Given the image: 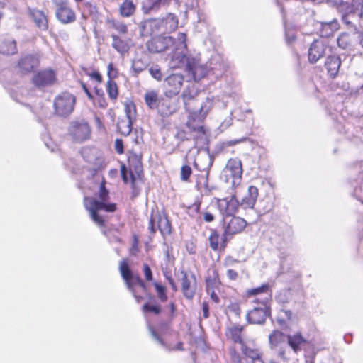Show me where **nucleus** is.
<instances>
[{"label": "nucleus", "mask_w": 363, "mask_h": 363, "mask_svg": "<svg viewBox=\"0 0 363 363\" xmlns=\"http://www.w3.org/2000/svg\"><path fill=\"white\" fill-rule=\"evenodd\" d=\"M108 197V192L105 189L104 184H101L99 191V200L94 198L86 197L84 199V206L89 212L92 220L99 226H103L104 220L99 214L100 211H105L106 212H113L116 211V205L114 203H107Z\"/></svg>", "instance_id": "obj_1"}, {"label": "nucleus", "mask_w": 363, "mask_h": 363, "mask_svg": "<svg viewBox=\"0 0 363 363\" xmlns=\"http://www.w3.org/2000/svg\"><path fill=\"white\" fill-rule=\"evenodd\" d=\"M119 269L128 289L133 293L137 302H140L142 297L136 294L137 289H139L141 291H145V284L138 276H135L132 274L125 260H123L120 263Z\"/></svg>", "instance_id": "obj_2"}, {"label": "nucleus", "mask_w": 363, "mask_h": 363, "mask_svg": "<svg viewBox=\"0 0 363 363\" xmlns=\"http://www.w3.org/2000/svg\"><path fill=\"white\" fill-rule=\"evenodd\" d=\"M223 175L226 182L232 186L236 187L242 181V166L241 161L238 158L230 159L223 171Z\"/></svg>", "instance_id": "obj_3"}, {"label": "nucleus", "mask_w": 363, "mask_h": 363, "mask_svg": "<svg viewBox=\"0 0 363 363\" xmlns=\"http://www.w3.org/2000/svg\"><path fill=\"white\" fill-rule=\"evenodd\" d=\"M75 102V97L70 93L63 92L58 95L54 101L56 114L60 116H69L74 110Z\"/></svg>", "instance_id": "obj_4"}, {"label": "nucleus", "mask_w": 363, "mask_h": 363, "mask_svg": "<svg viewBox=\"0 0 363 363\" xmlns=\"http://www.w3.org/2000/svg\"><path fill=\"white\" fill-rule=\"evenodd\" d=\"M69 133L74 140L82 142L89 138L91 128L85 120H76L70 123Z\"/></svg>", "instance_id": "obj_5"}, {"label": "nucleus", "mask_w": 363, "mask_h": 363, "mask_svg": "<svg viewBox=\"0 0 363 363\" xmlns=\"http://www.w3.org/2000/svg\"><path fill=\"white\" fill-rule=\"evenodd\" d=\"M184 77L180 74H172L164 82V94L165 97L173 98L181 91L183 86Z\"/></svg>", "instance_id": "obj_6"}, {"label": "nucleus", "mask_w": 363, "mask_h": 363, "mask_svg": "<svg viewBox=\"0 0 363 363\" xmlns=\"http://www.w3.org/2000/svg\"><path fill=\"white\" fill-rule=\"evenodd\" d=\"M270 348L277 352V355L282 359H288L284 347H286V337L284 334L279 330H274L269 336Z\"/></svg>", "instance_id": "obj_7"}, {"label": "nucleus", "mask_w": 363, "mask_h": 363, "mask_svg": "<svg viewBox=\"0 0 363 363\" xmlns=\"http://www.w3.org/2000/svg\"><path fill=\"white\" fill-rule=\"evenodd\" d=\"M216 201L218 210L225 217L233 216L240 208L239 201L235 195H232L230 198L216 199Z\"/></svg>", "instance_id": "obj_8"}, {"label": "nucleus", "mask_w": 363, "mask_h": 363, "mask_svg": "<svg viewBox=\"0 0 363 363\" xmlns=\"http://www.w3.org/2000/svg\"><path fill=\"white\" fill-rule=\"evenodd\" d=\"M174 43L173 38L170 36H157L152 38L147 43L148 50L151 52L157 53L165 51Z\"/></svg>", "instance_id": "obj_9"}, {"label": "nucleus", "mask_w": 363, "mask_h": 363, "mask_svg": "<svg viewBox=\"0 0 363 363\" xmlns=\"http://www.w3.org/2000/svg\"><path fill=\"white\" fill-rule=\"evenodd\" d=\"M268 300V297H265L262 301V306L255 307L250 311L247 315L248 321L253 324H262L264 322L266 318L269 315V311L265 303Z\"/></svg>", "instance_id": "obj_10"}, {"label": "nucleus", "mask_w": 363, "mask_h": 363, "mask_svg": "<svg viewBox=\"0 0 363 363\" xmlns=\"http://www.w3.org/2000/svg\"><path fill=\"white\" fill-rule=\"evenodd\" d=\"M57 8L56 16L62 23H69L75 20L74 12L68 6L67 3L64 0H54Z\"/></svg>", "instance_id": "obj_11"}, {"label": "nucleus", "mask_w": 363, "mask_h": 363, "mask_svg": "<svg viewBox=\"0 0 363 363\" xmlns=\"http://www.w3.org/2000/svg\"><path fill=\"white\" fill-rule=\"evenodd\" d=\"M229 217H225L223 221L226 225L225 227V235H234L241 232L246 226V221L240 217L233 216L230 218L229 220H228Z\"/></svg>", "instance_id": "obj_12"}, {"label": "nucleus", "mask_w": 363, "mask_h": 363, "mask_svg": "<svg viewBox=\"0 0 363 363\" xmlns=\"http://www.w3.org/2000/svg\"><path fill=\"white\" fill-rule=\"evenodd\" d=\"M157 220V228L162 235H169L171 233V225L165 215H157L153 218H151L149 223V229L152 233H155V228L154 226L155 220Z\"/></svg>", "instance_id": "obj_13"}, {"label": "nucleus", "mask_w": 363, "mask_h": 363, "mask_svg": "<svg viewBox=\"0 0 363 363\" xmlns=\"http://www.w3.org/2000/svg\"><path fill=\"white\" fill-rule=\"evenodd\" d=\"M258 195V189L255 186H250L247 193L239 201V206L243 209H252L256 203Z\"/></svg>", "instance_id": "obj_14"}, {"label": "nucleus", "mask_w": 363, "mask_h": 363, "mask_svg": "<svg viewBox=\"0 0 363 363\" xmlns=\"http://www.w3.org/2000/svg\"><path fill=\"white\" fill-rule=\"evenodd\" d=\"M178 100L173 98L162 99L159 101L157 110L163 116H169L177 111L178 108Z\"/></svg>", "instance_id": "obj_15"}, {"label": "nucleus", "mask_w": 363, "mask_h": 363, "mask_svg": "<svg viewBox=\"0 0 363 363\" xmlns=\"http://www.w3.org/2000/svg\"><path fill=\"white\" fill-rule=\"evenodd\" d=\"M325 52V45L323 40H315L308 50V60L311 63H315L323 57Z\"/></svg>", "instance_id": "obj_16"}, {"label": "nucleus", "mask_w": 363, "mask_h": 363, "mask_svg": "<svg viewBox=\"0 0 363 363\" xmlns=\"http://www.w3.org/2000/svg\"><path fill=\"white\" fill-rule=\"evenodd\" d=\"M182 286L185 297L189 299L192 298L196 291V278L194 275L182 273Z\"/></svg>", "instance_id": "obj_17"}, {"label": "nucleus", "mask_w": 363, "mask_h": 363, "mask_svg": "<svg viewBox=\"0 0 363 363\" xmlns=\"http://www.w3.org/2000/svg\"><path fill=\"white\" fill-rule=\"evenodd\" d=\"M55 80V74L54 72L50 69L41 71L34 75L33 78V84L39 87L50 85Z\"/></svg>", "instance_id": "obj_18"}, {"label": "nucleus", "mask_w": 363, "mask_h": 363, "mask_svg": "<svg viewBox=\"0 0 363 363\" xmlns=\"http://www.w3.org/2000/svg\"><path fill=\"white\" fill-rule=\"evenodd\" d=\"M180 48H177L171 56L169 62V66L172 69L179 68L186 64V55L184 53V46L181 45Z\"/></svg>", "instance_id": "obj_19"}, {"label": "nucleus", "mask_w": 363, "mask_h": 363, "mask_svg": "<svg viewBox=\"0 0 363 363\" xmlns=\"http://www.w3.org/2000/svg\"><path fill=\"white\" fill-rule=\"evenodd\" d=\"M39 65V60L34 55H26L22 57L18 63V67L23 72H30Z\"/></svg>", "instance_id": "obj_20"}, {"label": "nucleus", "mask_w": 363, "mask_h": 363, "mask_svg": "<svg viewBox=\"0 0 363 363\" xmlns=\"http://www.w3.org/2000/svg\"><path fill=\"white\" fill-rule=\"evenodd\" d=\"M287 342L294 352L297 353L302 350V347L306 342V340L300 333H296L287 335Z\"/></svg>", "instance_id": "obj_21"}, {"label": "nucleus", "mask_w": 363, "mask_h": 363, "mask_svg": "<svg viewBox=\"0 0 363 363\" xmlns=\"http://www.w3.org/2000/svg\"><path fill=\"white\" fill-rule=\"evenodd\" d=\"M135 173H136L137 176L133 173L132 170H130L129 172H128L125 167L124 165L121 166V175H122L123 180L125 184L128 183L130 181L133 186L136 181V177H140L139 174L141 172V166H140V162L138 160H137V164L135 166Z\"/></svg>", "instance_id": "obj_22"}, {"label": "nucleus", "mask_w": 363, "mask_h": 363, "mask_svg": "<svg viewBox=\"0 0 363 363\" xmlns=\"http://www.w3.org/2000/svg\"><path fill=\"white\" fill-rule=\"evenodd\" d=\"M341 65L340 59L337 56H330L328 57L325 67L330 76L335 77L340 69Z\"/></svg>", "instance_id": "obj_23"}, {"label": "nucleus", "mask_w": 363, "mask_h": 363, "mask_svg": "<svg viewBox=\"0 0 363 363\" xmlns=\"http://www.w3.org/2000/svg\"><path fill=\"white\" fill-rule=\"evenodd\" d=\"M162 22V29L164 31L171 32L178 26V20L172 13H168L164 18L160 19Z\"/></svg>", "instance_id": "obj_24"}, {"label": "nucleus", "mask_w": 363, "mask_h": 363, "mask_svg": "<svg viewBox=\"0 0 363 363\" xmlns=\"http://www.w3.org/2000/svg\"><path fill=\"white\" fill-rule=\"evenodd\" d=\"M189 71L191 72L194 80H200L204 77L208 70L206 65L196 63L193 66L189 65Z\"/></svg>", "instance_id": "obj_25"}, {"label": "nucleus", "mask_w": 363, "mask_h": 363, "mask_svg": "<svg viewBox=\"0 0 363 363\" xmlns=\"http://www.w3.org/2000/svg\"><path fill=\"white\" fill-rule=\"evenodd\" d=\"M17 52L16 42L11 38H6L0 42V52L4 55H13Z\"/></svg>", "instance_id": "obj_26"}, {"label": "nucleus", "mask_w": 363, "mask_h": 363, "mask_svg": "<svg viewBox=\"0 0 363 363\" xmlns=\"http://www.w3.org/2000/svg\"><path fill=\"white\" fill-rule=\"evenodd\" d=\"M30 14L40 29L46 30L48 28V20L43 11L33 9L30 11Z\"/></svg>", "instance_id": "obj_27"}, {"label": "nucleus", "mask_w": 363, "mask_h": 363, "mask_svg": "<svg viewBox=\"0 0 363 363\" xmlns=\"http://www.w3.org/2000/svg\"><path fill=\"white\" fill-rule=\"evenodd\" d=\"M111 38L113 39L112 46L116 50L121 54L128 50L129 46L127 40L121 38L115 34H112Z\"/></svg>", "instance_id": "obj_28"}, {"label": "nucleus", "mask_w": 363, "mask_h": 363, "mask_svg": "<svg viewBox=\"0 0 363 363\" xmlns=\"http://www.w3.org/2000/svg\"><path fill=\"white\" fill-rule=\"evenodd\" d=\"M213 107V101L211 99L207 98L203 104L199 108L194 109L192 111L191 114L196 115L197 112H199V119H203L206 116L208 112Z\"/></svg>", "instance_id": "obj_29"}, {"label": "nucleus", "mask_w": 363, "mask_h": 363, "mask_svg": "<svg viewBox=\"0 0 363 363\" xmlns=\"http://www.w3.org/2000/svg\"><path fill=\"white\" fill-rule=\"evenodd\" d=\"M242 328L241 326H232L228 329L226 335L235 342H238L242 345L244 343L242 339Z\"/></svg>", "instance_id": "obj_30"}, {"label": "nucleus", "mask_w": 363, "mask_h": 363, "mask_svg": "<svg viewBox=\"0 0 363 363\" xmlns=\"http://www.w3.org/2000/svg\"><path fill=\"white\" fill-rule=\"evenodd\" d=\"M120 14L123 17H129L135 11V6L131 0H125L120 6Z\"/></svg>", "instance_id": "obj_31"}, {"label": "nucleus", "mask_w": 363, "mask_h": 363, "mask_svg": "<svg viewBox=\"0 0 363 363\" xmlns=\"http://www.w3.org/2000/svg\"><path fill=\"white\" fill-rule=\"evenodd\" d=\"M206 290L210 291L213 289H216L220 285V281L218 279V273L215 270L208 272V275L206 280Z\"/></svg>", "instance_id": "obj_32"}, {"label": "nucleus", "mask_w": 363, "mask_h": 363, "mask_svg": "<svg viewBox=\"0 0 363 363\" xmlns=\"http://www.w3.org/2000/svg\"><path fill=\"white\" fill-rule=\"evenodd\" d=\"M162 22L160 19L147 21L145 22L143 27L147 30V33L150 31L149 34L152 35L162 30Z\"/></svg>", "instance_id": "obj_33"}, {"label": "nucleus", "mask_w": 363, "mask_h": 363, "mask_svg": "<svg viewBox=\"0 0 363 363\" xmlns=\"http://www.w3.org/2000/svg\"><path fill=\"white\" fill-rule=\"evenodd\" d=\"M132 123L133 121L128 118L120 120L118 123L119 132L124 135H129L132 130Z\"/></svg>", "instance_id": "obj_34"}, {"label": "nucleus", "mask_w": 363, "mask_h": 363, "mask_svg": "<svg viewBox=\"0 0 363 363\" xmlns=\"http://www.w3.org/2000/svg\"><path fill=\"white\" fill-rule=\"evenodd\" d=\"M145 101L146 104L150 108H157V105L159 103L157 93L155 91H147L145 94Z\"/></svg>", "instance_id": "obj_35"}, {"label": "nucleus", "mask_w": 363, "mask_h": 363, "mask_svg": "<svg viewBox=\"0 0 363 363\" xmlns=\"http://www.w3.org/2000/svg\"><path fill=\"white\" fill-rule=\"evenodd\" d=\"M106 91L111 99L116 100L118 95V86L116 83L111 79L107 82Z\"/></svg>", "instance_id": "obj_36"}, {"label": "nucleus", "mask_w": 363, "mask_h": 363, "mask_svg": "<svg viewBox=\"0 0 363 363\" xmlns=\"http://www.w3.org/2000/svg\"><path fill=\"white\" fill-rule=\"evenodd\" d=\"M161 4H163L162 1L159 0H145L143 3V9L145 13H148L157 9Z\"/></svg>", "instance_id": "obj_37"}, {"label": "nucleus", "mask_w": 363, "mask_h": 363, "mask_svg": "<svg viewBox=\"0 0 363 363\" xmlns=\"http://www.w3.org/2000/svg\"><path fill=\"white\" fill-rule=\"evenodd\" d=\"M292 313L289 310H281L277 315V323L281 325H284L288 320H290L291 318Z\"/></svg>", "instance_id": "obj_38"}, {"label": "nucleus", "mask_w": 363, "mask_h": 363, "mask_svg": "<svg viewBox=\"0 0 363 363\" xmlns=\"http://www.w3.org/2000/svg\"><path fill=\"white\" fill-rule=\"evenodd\" d=\"M241 349L244 354L252 360V362L258 359L260 357L259 352L257 350L248 348L244 344L241 345Z\"/></svg>", "instance_id": "obj_39"}, {"label": "nucleus", "mask_w": 363, "mask_h": 363, "mask_svg": "<svg viewBox=\"0 0 363 363\" xmlns=\"http://www.w3.org/2000/svg\"><path fill=\"white\" fill-rule=\"evenodd\" d=\"M108 23L110 28L115 29L121 34H125L128 31L127 26L123 23L111 20L108 21Z\"/></svg>", "instance_id": "obj_40"}, {"label": "nucleus", "mask_w": 363, "mask_h": 363, "mask_svg": "<svg viewBox=\"0 0 363 363\" xmlns=\"http://www.w3.org/2000/svg\"><path fill=\"white\" fill-rule=\"evenodd\" d=\"M182 99L184 101L185 108L187 111H189L190 113H192V111L194 110L191 107V103H194V96L188 93L186 90H185L182 94Z\"/></svg>", "instance_id": "obj_41"}, {"label": "nucleus", "mask_w": 363, "mask_h": 363, "mask_svg": "<svg viewBox=\"0 0 363 363\" xmlns=\"http://www.w3.org/2000/svg\"><path fill=\"white\" fill-rule=\"evenodd\" d=\"M210 246L213 250H218L220 247V236L218 233L213 230L209 236Z\"/></svg>", "instance_id": "obj_42"}, {"label": "nucleus", "mask_w": 363, "mask_h": 363, "mask_svg": "<svg viewBox=\"0 0 363 363\" xmlns=\"http://www.w3.org/2000/svg\"><path fill=\"white\" fill-rule=\"evenodd\" d=\"M154 286L160 300L162 302L166 301L167 300V296L165 293V288L157 282L154 283Z\"/></svg>", "instance_id": "obj_43"}, {"label": "nucleus", "mask_w": 363, "mask_h": 363, "mask_svg": "<svg viewBox=\"0 0 363 363\" xmlns=\"http://www.w3.org/2000/svg\"><path fill=\"white\" fill-rule=\"evenodd\" d=\"M324 28H330V32H325L324 33L325 37H329L338 29V23L336 21H331L330 23H323Z\"/></svg>", "instance_id": "obj_44"}, {"label": "nucleus", "mask_w": 363, "mask_h": 363, "mask_svg": "<svg viewBox=\"0 0 363 363\" xmlns=\"http://www.w3.org/2000/svg\"><path fill=\"white\" fill-rule=\"evenodd\" d=\"M262 293H265L268 296H270L268 285L264 284L260 287H257L248 291L249 295H258Z\"/></svg>", "instance_id": "obj_45"}, {"label": "nucleus", "mask_w": 363, "mask_h": 363, "mask_svg": "<svg viewBox=\"0 0 363 363\" xmlns=\"http://www.w3.org/2000/svg\"><path fill=\"white\" fill-rule=\"evenodd\" d=\"M150 75L157 81H161L162 79V74L160 68L157 65L152 66L149 69Z\"/></svg>", "instance_id": "obj_46"}, {"label": "nucleus", "mask_w": 363, "mask_h": 363, "mask_svg": "<svg viewBox=\"0 0 363 363\" xmlns=\"http://www.w3.org/2000/svg\"><path fill=\"white\" fill-rule=\"evenodd\" d=\"M125 111L126 114V118L128 119L133 121L135 118V106L132 104H125Z\"/></svg>", "instance_id": "obj_47"}, {"label": "nucleus", "mask_w": 363, "mask_h": 363, "mask_svg": "<svg viewBox=\"0 0 363 363\" xmlns=\"http://www.w3.org/2000/svg\"><path fill=\"white\" fill-rule=\"evenodd\" d=\"M350 41L349 35L347 33L341 34L337 38V44L340 47L345 48Z\"/></svg>", "instance_id": "obj_48"}, {"label": "nucleus", "mask_w": 363, "mask_h": 363, "mask_svg": "<svg viewBox=\"0 0 363 363\" xmlns=\"http://www.w3.org/2000/svg\"><path fill=\"white\" fill-rule=\"evenodd\" d=\"M191 174V169L188 165H184L181 169V178L183 181H187Z\"/></svg>", "instance_id": "obj_49"}, {"label": "nucleus", "mask_w": 363, "mask_h": 363, "mask_svg": "<svg viewBox=\"0 0 363 363\" xmlns=\"http://www.w3.org/2000/svg\"><path fill=\"white\" fill-rule=\"evenodd\" d=\"M143 308L145 312H152L155 314H158L160 312V308L157 306H150L149 304H145Z\"/></svg>", "instance_id": "obj_50"}, {"label": "nucleus", "mask_w": 363, "mask_h": 363, "mask_svg": "<svg viewBox=\"0 0 363 363\" xmlns=\"http://www.w3.org/2000/svg\"><path fill=\"white\" fill-rule=\"evenodd\" d=\"M143 272L145 277V279L147 281H151L152 279V274L150 268L146 264L143 265Z\"/></svg>", "instance_id": "obj_51"}, {"label": "nucleus", "mask_w": 363, "mask_h": 363, "mask_svg": "<svg viewBox=\"0 0 363 363\" xmlns=\"http://www.w3.org/2000/svg\"><path fill=\"white\" fill-rule=\"evenodd\" d=\"M352 6L359 11V15L362 14V8L363 6V0H352Z\"/></svg>", "instance_id": "obj_52"}, {"label": "nucleus", "mask_w": 363, "mask_h": 363, "mask_svg": "<svg viewBox=\"0 0 363 363\" xmlns=\"http://www.w3.org/2000/svg\"><path fill=\"white\" fill-rule=\"evenodd\" d=\"M115 147H116V151L118 153H120V154L123 153V145L122 140L117 139L115 142Z\"/></svg>", "instance_id": "obj_53"}, {"label": "nucleus", "mask_w": 363, "mask_h": 363, "mask_svg": "<svg viewBox=\"0 0 363 363\" xmlns=\"http://www.w3.org/2000/svg\"><path fill=\"white\" fill-rule=\"evenodd\" d=\"M215 289H213L210 291H207V292L210 294L211 299L214 302L218 303L219 302V298L218 297L217 294H216Z\"/></svg>", "instance_id": "obj_54"}, {"label": "nucleus", "mask_w": 363, "mask_h": 363, "mask_svg": "<svg viewBox=\"0 0 363 363\" xmlns=\"http://www.w3.org/2000/svg\"><path fill=\"white\" fill-rule=\"evenodd\" d=\"M227 275H228V278L232 280H235L238 277V273L233 269H228L227 271Z\"/></svg>", "instance_id": "obj_55"}, {"label": "nucleus", "mask_w": 363, "mask_h": 363, "mask_svg": "<svg viewBox=\"0 0 363 363\" xmlns=\"http://www.w3.org/2000/svg\"><path fill=\"white\" fill-rule=\"evenodd\" d=\"M245 139L244 138H241V139H239V140H228L227 142L225 143V145H227V146H233V145H235L238 143H240L242 141H244Z\"/></svg>", "instance_id": "obj_56"}, {"label": "nucleus", "mask_w": 363, "mask_h": 363, "mask_svg": "<svg viewBox=\"0 0 363 363\" xmlns=\"http://www.w3.org/2000/svg\"><path fill=\"white\" fill-rule=\"evenodd\" d=\"M89 76L92 78L96 80L99 82H101V76L98 72H94L89 74Z\"/></svg>", "instance_id": "obj_57"}, {"label": "nucleus", "mask_w": 363, "mask_h": 363, "mask_svg": "<svg viewBox=\"0 0 363 363\" xmlns=\"http://www.w3.org/2000/svg\"><path fill=\"white\" fill-rule=\"evenodd\" d=\"M138 251V239L135 236L133 239V242L131 247V252L133 254H135V252Z\"/></svg>", "instance_id": "obj_58"}, {"label": "nucleus", "mask_w": 363, "mask_h": 363, "mask_svg": "<svg viewBox=\"0 0 363 363\" xmlns=\"http://www.w3.org/2000/svg\"><path fill=\"white\" fill-rule=\"evenodd\" d=\"M204 220L206 222H211L214 220V216L211 213L206 212L204 213Z\"/></svg>", "instance_id": "obj_59"}, {"label": "nucleus", "mask_w": 363, "mask_h": 363, "mask_svg": "<svg viewBox=\"0 0 363 363\" xmlns=\"http://www.w3.org/2000/svg\"><path fill=\"white\" fill-rule=\"evenodd\" d=\"M197 130H198V133H199V138H200L201 139H204L205 138V132H204V129L202 126H199L197 128Z\"/></svg>", "instance_id": "obj_60"}, {"label": "nucleus", "mask_w": 363, "mask_h": 363, "mask_svg": "<svg viewBox=\"0 0 363 363\" xmlns=\"http://www.w3.org/2000/svg\"><path fill=\"white\" fill-rule=\"evenodd\" d=\"M108 75L109 78L111 79L112 77H114V76H113V65L112 63L108 64Z\"/></svg>", "instance_id": "obj_61"}, {"label": "nucleus", "mask_w": 363, "mask_h": 363, "mask_svg": "<svg viewBox=\"0 0 363 363\" xmlns=\"http://www.w3.org/2000/svg\"><path fill=\"white\" fill-rule=\"evenodd\" d=\"M203 316L206 318L208 317V308L206 303L203 304Z\"/></svg>", "instance_id": "obj_62"}, {"label": "nucleus", "mask_w": 363, "mask_h": 363, "mask_svg": "<svg viewBox=\"0 0 363 363\" xmlns=\"http://www.w3.org/2000/svg\"><path fill=\"white\" fill-rule=\"evenodd\" d=\"M149 330H150V332L151 335H152V337L157 341L161 342L160 339L156 334L155 331L150 326L149 327Z\"/></svg>", "instance_id": "obj_63"}, {"label": "nucleus", "mask_w": 363, "mask_h": 363, "mask_svg": "<svg viewBox=\"0 0 363 363\" xmlns=\"http://www.w3.org/2000/svg\"><path fill=\"white\" fill-rule=\"evenodd\" d=\"M232 354H233V361L235 363H240V359L239 357L236 355V353L235 351L232 352Z\"/></svg>", "instance_id": "obj_64"}]
</instances>
